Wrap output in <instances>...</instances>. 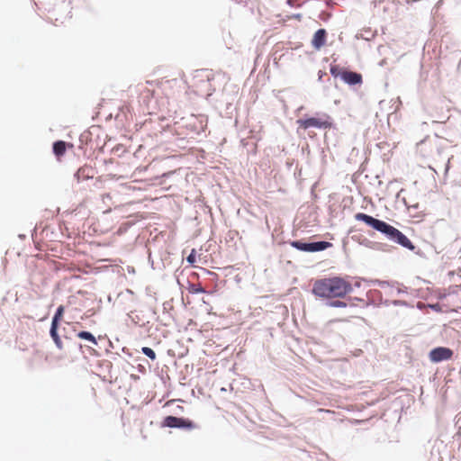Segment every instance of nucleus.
Masks as SVG:
<instances>
[{
	"instance_id": "obj_1",
	"label": "nucleus",
	"mask_w": 461,
	"mask_h": 461,
	"mask_svg": "<svg viewBox=\"0 0 461 461\" xmlns=\"http://www.w3.org/2000/svg\"><path fill=\"white\" fill-rule=\"evenodd\" d=\"M351 292V284L340 276L318 279L312 289L315 296L326 299L343 298Z\"/></svg>"
},
{
	"instance_id": "obj_2",
	"label": "nucleus",
	"mask_w": 461,
	"mask_h": 461,
	"mask_svg": "<svg viewBox=\"0 0 461 461\" xmlns=\"http://www.w3.org/2000/svg\"><path fill=\"white\" fill-rule=\"evenodd\" d=\"M355 219L365 222L374 230L384 234L389 240L396 242L403 248L410 250H413L415 249L412 242L402 231L384 221L375 219L363 212H357L355 214Z\"/></svg>"
},
{
	"instance_id": "obj_3",
	"label": "nucleus",
	"mask_w": 461,
	"mask_h": 461,
	"mask_svg": "<svg viewBox=\"0 0 461 461\" xmlns=\"http://www.w3.org/2000/svg\"><path fill=\"white\" fill-rule=\"evenodd\" d=\"M158 93V104L162 108L169 105V99L173 98L177 92V80L162 78L156 82Z\"/></svg>"
},
{
	"instance_id": "obj_4",
	"label": "nucleus",
	"mask_w": 461,
	"mask_h": 461,
	"mask_svg": "<svg viewBox=\"0 0 461 461\" xmlns=\"http://www.w3.org/2000/svg\"><path fill=\"white\" fill-rule=\"evenodd\" d=\"M297 124L303 130H307L312 127L318 129H330L332 126L330 116L328 115H324L322 118L312 117L307 119H300L297 121Z\"/></svg>"
},
{
	"instance_id": "obj_5",
	"label": "nucleus",
	"mask_w": 461,
	"mask_h": 461,
	"mask_svg": "<svg viewBox=\"0 0 461 461\" xmlns=\"http://www.w3.org/2000/svg\"><path fill=\"white\" fill-rule=\"evenodd\" d=\"M291 245L301 250V251H306V252H315V251H321L326 249H329L332 246L330 242L328 241H318V242H312V243H305L300 240L293 241Z\"/></svg>"
},
{
	"instance_id": "obj_6",
	"label": "nucleus",
	"mask_w": 461,
	"mask_h": 461,
	"mask_svg": "<svg viewBox=\"0 0 461 461\" xmlns=\"http://www.w3.org/2000/svg\"><path fill=\"white\" fill-rule=\"evenodd\" d=\"M163 425L169 428H185L188 429H193L196 428L195 424L184 418H178L175 416H167L165 418L163 421Z\"/></svg>"
},
{
	"instance_id": "obj_7",
	"label": "nucleus",
	"mask_w": 461,
	"mask_h": 461,
	"mask_svg": "<svg viewBox=\"0 0 461 461\" xmlns=\"http://www.w3.org/2000/svg\"><path fill=\"white\" fill-rule=\"evenodd\" d=\"M139 92L140 97L146 102L149 101L150 98H156L158 100V91L156 87V82L147 81L145 84L140 85Z\"/></svg>"
},
{
	"instance_id": "obj_8",
	"label": "nucleus",
	"mask_w": 461,
	"mask_h": 461,
	"mask_svg": "<svg viewBox=\"0 0 461 461\" xmlns=\"http://www.w3.org/2000/svg\"><path fill=\"white\" fill-rule=\"evenodd\" d=\"M453 357V351L448 348L438 347L429 352V359L434 363L448 360Z\"/></svg>"
},
{
	"instance_id": "obj_9",
	"label": "nucleus",
	"mask_w": 461,
	"mask_h": 461,
	"mask_svg": "<svg viewBox=\"0 0 461 461\" xmlns=\"http://www.w3.org/2000/svg\"><path fill=\"white\" fill-rule=\"evenodd\" d=\"M327 32L324 29H319L313 35L312 45L315 50H320L326 43Z\"/></svg>"
},
{
	"instance_id": "obj_10",
	"label": "nucleus",
	"mask_w": 461,
	"mask_h": 461,
	"mask_svg": "<svg viewBox=\"0 0 461 461\" xmlns=\"http://www.w3.org/2000/svg\"><path fill=\"white\" fill-rule=\"evenodd\" d=\"M342 80L348 85H357L362 83V76L359 73L352 71H344Z\"/></svg>"
},
{
	"instance_id": "obj_11",
	"label": "nucleus",
	"mask_w": 461,
	"mask_h": 461,
	"mask_svg": "<svg viewBox=\"0 0 461 461\" xmlns=\"http://www.w3.org/2000/svg\"><path fill=\"white\" fill-rule=\"evenodd\" d=\"M58 329H59V325L51 323L50 333V337L52 338L57 348L59 349H62L63 342L58 334Z\"/></svg>"
},
{
	"instance_id": "obj_12",
	"label": "nucleus",
	"mask_w": 461,
	"mask_h": 461,
	"mask_svg": "<svg viewBox=\"0 0 461 461\" xmlns=\"http://www.w3.org/2000/svg\"><path fill=\"white\" fill-rule=\"evenodd\" d=\"M66 149L67 143L65 141L59 140L53 144V152L58 158L65 154Z\"/></svg>"
},
{
	"instance_id": "obj_13",
	"label": "nucleus",
	"mask_w": 461,
	"mask_h": 461,
	"mask_svg": "<svg viewBox=\"0 0 461 461\" xmlns=\"http://www.w3.org/2000/svg\"><path fill=\"white\" fill-rule=\"evenodd\" d=\"M90 172H92V168L85 166V167H80L77 171L75 176L77 177V181L85 180V179H87L90 177V176H89Z\"/></svg>"
},
{
	"instance_id": "obj_14",
	"label": "nucleus",
	"mask_w": 461,
	"mask_h": 461,
	"mask_svg": "<svg viewBox=\"0 0 461 461\" xmlns=\"http://www.w3.org/2000/svg\"><path fill=\"white\" fill-rule=\"evenodd\" d=\"M77 336L81 339H86V340H88L89 342H91L93 345H97V341H96V339L95 338V336L88 332V331H80L77 334Z\"/></svg>"
},
{
	"instance_id": "obj_15",
	"label": "nucleus",
	"mask_w": 461,
	"mask_h": 461,
	"mask_svg": "<svg viewBox=\"0 0 461 461\" xmlns=\"http://www.w3.org/2000/svg\"><path fill=\"white\" fill-rule=\"evenodd\" d=\"M64 311H65V308L63 305H59L52 318V321L51 323L52 324H57L59 325V321L62 319L63 317V313H64Z\"/></svg>"
},
{
	"instance_id": "obj_16",
	"label": "nucleus",
	"mask_w": 461,
	"mask_h": 461,
	"mask_svg": "<svg viewBox=\"0 0 461 461\" xmlns=\"http://www.w3.org/2000/svg\"><path fill=\"white\" fill-rule=\"evenodd\" d=\"M345 70H343L338 65H331L330 72L334 77H340L342 78V74Z\"/></svg>"
},
{
	"instance_id": "obj_17",
	"label": "nucleus",
	"mask_w": 461,
	"mask_h": 461,
	"mask_svg": "<svg viewBox=\"0 0 461 461\" xmlns=\"http://www.w3.org/2000/svg\"><path fill=\"white\" fill-rule=\"evenodd\" d=\"M141 351L145 356L149 357L151 360L156 359V353L154 352V350L152 348H150L149 347H143L141 348Z\"/></svg>"
},
{
	"instance_id": "obj_18",
	"label": "nucleus",
	"mask_w": 461,
	"mask_h": 461,
	"mask_svg": "<svg viewBox=\"0 0 461 461\" xmlns=\"http://www.w3.org/2000/svg\"><path fill=\"white\" fill-rule=\"evenodd\" d=\"M329 305L330 307H336V308H344L347 306V303L345 302H342V301H331L329 303Z\"/></svg>"
},
{
	"instance_id": "obj_19",
	"label": "nucleus",
	"mask_w": 461,
	"mask_h": 461,
	"mask_svg": "<svg viewBox=\"0 0 461 461\" xmlns=\"http://www.w3.org/2000/svg\"><path fill=\"white\" fill-rule=\"evenodd\" d=\"M186 260L190 264H194L195 262V251H194V249L192 250L190 255L186 258Z\"/></svg>"
},
{
	"instance_id": "obj_20",
	"label": "nucleus",
	"mask_w": 461,
	"mask_h": 461,
	"mask_svg": "<svg viewBox=\"0 0 461 461\" xmlns=\"http://www.w3.org/2000/svg\"><path fill=\"white\" fill-rule=\"evenodd\" d=\"M194 292H195V293H203V292H204V289H203V288H202V287H199V288L194 289Z\"/></svg>"
},
{
	"instance_id": "obj_21",
	"label": "nucleus",
	"mask_w": 461,
	"mask_h": 461,
	"mask_svg": "<svg viewBox=\"0 0 461 461\" xmlns=\"http://www.w3.org/2000/svg\"><path fill=\"white\" fill-rule=\"evenodd\" d=\"M448 117H446V118H442V120H438V121H434L435 122H444Z\"/></svg>"
}]
</instances>
